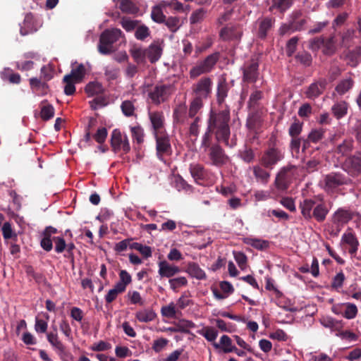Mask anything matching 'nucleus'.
<instances>
[{"label":"nucleus","mask_w":361,"mask_h":361,"mask_svg":"<svg viewBox=\"0 0 361 361\" xmlns=\"http://www.w3.org/2000/svg\"><path fill=\"white\" fill-rule=\"evenodd\" d=\"M229 120L230 113L228 110H224L218 114H211L208 121L207 130L202 138L201 148H203L204 152L209 147L211 144V132L215 134L218 142L230 146L234 145V143L229 144L228 142L230 137Z\"/></svg>","instance_id":"nucleus-1"},{"label":"nucleus","mask_w":361,"mask_h":361,"mask_svg":"<svg viewBox=\"0 0 361 361\" xmlns=\"http://www.w3.org/2000/svg\"><path fill=\"white\" fill-rule=\"evenodd\" d=\"M122 37V31L118 28L106 29L100 35L98 51L108 55L116 50L114 44Z\"/></svg>","instance_id":"nucleus-2"},{"label":"nucleus","mask_w":361,"mask_h":361,"mask_svg":"<svg viewBox=\"0 0 361 361\" xmlns=\"http://www.w3.org/2000/svg\"><path fill=\"white\" fill-rule=\"evenodd\" d=\"M300 169L295 166H288L282 168L275 180V184L279 190H286L289 184L299 176Z\"/></svg>","instance_id":"nucleus-3"},{"label":"nucleus","mask_w":361,"mask_h":361,"mask_svg":"<svg viewBox=\"0 0 361 361\" xmlns=\"http://www.w3.org/2000/svg\"><path fill=\"white\" fill-rule=\"evenodd\" d=\"M357 214L350 209H338L332 215V224L336 233H338L345 225L355 216L357 217Z\"/></svg>","instance_id":"nucleus-4"},{"label":"nucleus","mask_w":361,"mask_h":361,"mask_svg":"<svg viewBox=\"0 0 361 361\" xmlns=\"http://www.w3.org/2000/svg\"><path fill=\"white\" fill-rule=\"evenodd\" d=\"M111 145L115 152L123 151L128 153L130 150L129 141L126 135H123L118 129L112 131Z\"/></svg>","instance_id":"nucleus-5"},{"label":"nucleus","mask_w":361,"mask_h":361,"mask_svg":"<svg viewBox=\"0 0 361 361\" xmlns=\"http://www.w3.org/2000/svg\"><path fill=\"white\" fill-rule=\"evenodd\" d=\"M212 86V80L209 77H203L193 85L192 90L196 97L203 99L211 94Z\"/></svg>","instance_id":"nucleus-6"},{"label":"nucleus","mask_w":361,"mask_h":361,"mask_svg":"<svg viewBox=\"0 0 361 361\" xmlns=\"http://www.w3.org/2000/svg\"><path fill=\"white\" fill-rule=\"evenodd\" d=\"M324 182L325 190L334 192L339 186L347 184L348 178L341 173H331L324 177Z\"/></svg>","instance_id":"nucleus-7"},{"label":"nucleus","mask_w":361,"mask_h":361,"mask_svg":"<svg viewBox=\"0 0 361 361\" xmlns=\"http://www.w3.org/2000/svg\"><path fill=\"white\" fill-rule=\"evenodd\" d=\"M275 23V19L270 17L259 18L255 22V34L258 38L265 39L271 30Z\"/></svg>","instance_id":"nucleus-8"},{"label":"nucleus","mask_w":361,"mask_h":361,"mask_svg":"<svg viewBox=\"0 0 361 361\" xmlns=\"http://www.w3.org/2000/svg\"><path fill=\"white\" fill-rule=\"evenodd\" d=\"M209 158L211 164L218 167L224 166L228 161V157L218 145H214L209 148Z\"/></svg>","instance_id":"nucleus-9"},{"label":"nucleus","mask_w":361,"mask_h":361,"mask_svg":"<svg viewBox=\"0 0 361 361\" xmlns=\"http://www.w3.org/2000/svg\"><path fill=\"white\" fill-rule=\"evenodd\" d=\"M258 62L256 59L247 61L243 67V80L249 82H255L258 77Z\"/></svg>","instance_id":"nucleus-10"},{"label":"nucleus","mask_w":361,"mask_h":361,"mask_svg":"<svg viewBox=\"0 0 361 361\" xmlns=\"http://www.w3.org/2000/svg\"><path fill=\"white\" fill-rule=\"evenodd\" d=\"M344 167L352 175L361 173V152L347 158L344 162Z\"/></svg>","instance_id":"nucleus-11"},{"label":"nucleus","mask_w":361,"mask_h":361,"mask_svg":"<svg viewBox=\"0 0 361 361\" xmlns=\"http://www.w3.org/2000/svg\"><path fill=\"white\" fill-rule=\"evenodd\" d=\"M283 157V154L279 149L272 148L265 152L262 158V162L265 167L272 168Z\"/></svg>","instance_id":"nucleus-12"},{"label":"nucleus","mask_w":361,"mask_h":361,"mask_svg":"<svg viewBox=\"0 0 361 361\" xmlns=\"http://www.w3.org/2000/svg\"><path fill=\"white\" fill-rule=\"evenodd\" d=\"M47 338L48 342L55 350L57 354L63 358L66 355V348L63 343L60 341L57 332L47 333Z\"/></svg>","instance_id":"nucleus-13"},{"label":"nucleus","mask_w":361,"mask_h":361,"mask_svg":"<svg viewBox=\"0 0 361 361\" xmlns=\"http://www.w3.org/2000/svg\"><path fill=\"white\" fill-rule=\"evenodd\" d=\"M327 82L325 79L311 84L305 92L306 97L309 99H315L319 97L325 90Z\"/></svg>","instance_id":"nucleus-14"},{"label":"nucleus","mask_w":361,"mask_h":361,"mask_svg":"<svg viewBox=\"0 0 361 361\" xmlns=\"http://www.w3.org/2000/svg\"><path fill=\"white\" fill-rule=\"evenodd\" d=\"M144 92L147 94L148 102L155 105L158 104V83H150L145 80Z\"/></svg>","instance_id":"nucleus-15"},{"label":"nucleus","mask_w":361,"mask_h":361,"mask_svg":"<svg viewBox=\"0 0 361 361\" xmlns=\"http://www.w3.org/2000/svg\"><path fill=\"white\" fill-rule=\"evenodd\" d=\"M180 271L178 267L171 264L166 261L159 262V275L163 277L171 278Z\"/></svg>","instance_id":"nucleus-16"},{"label":"nucleus","mask_w":361,"mask_h":361,"mask_svg":"<svg viewBox=\"0 0 361 361\" xmlns=\"http://www.w3.org/2000/svg\"><path fill=\"white\" fill-rule=\"evenodd\" d=\"M241 35V30L233 26L226 27L220 32V37L224 40L238 39L240 38Z\"/></svg>","instance_id":"nucleus-17"},{"label":"nucleus","mask_w":361,"mask_h":361,"mask_svg":"<svg viewBox=\"0 0 361 361\" xmlns=\"http://www.w3.org/2000/svg\"><path fill=\"white\" fill-rule=\"evenodd\" d=\"M316 202L312 199H305L303 202H300V208L301 213L305 219H311L312 218V212L316 206Z\"/></svg>","instance_id":"nucleus-18"},{"label":"nucleus","mask_w":361,"mask_h":361,"mask_svg":"<svg viewBox=\"0 0 361 361\" xmlns=\"http://www.w3.org/2000/svg\"><path fill=\"white\" fill-rule=\"evenodd\" d=\"M85 75V68L82 63L78 64L76 62L72 63V69L69 74L70 78L75 82H80Z\"/></svg>","instance_id":"nucleus-19"},{"label":"nucleus","mask_w":361,"mask_h":361,"mask_svg":"<svg viewBox=\"0 0 361 361\" xmlns=\"http://www.w3.org/2000/svg\"><path fill=\"white\" fill-rule=\"evenodd\" d=\"M228 91V85L226 78L221 76L219 79L217 85V100L219 103H222L227 97Z\"/></svg>","instance_id":"nucleus-20"},{"label":"nucleus","mask_w":361,"mask_h":361,"mask_svg":"<svg viewBox=\"0 0 361 361\" xmlns=\"http://www.w3.org/2000/svg\"><path fill=\"white\" fill-rule=\"evenodd\" d=\"M271 2L272 4L269 7V11L276 9L281 13L288 10L293 4V0H271Z\"/></svg>","instance_id":"nucleus-21"},{"label":"nucleus","mask_w":361,"mask_h":361,"mask_svg":"<svg viewBox=\"0 0 361 361\" xmlns=\"http://www.w3.org/2000/svg\"><path fill=\"white\" fill-rule=\"evenodd\" d=\"M164 23L171 32H176L180 27V20L177 17L166 18L162 13L159 12V23Z\"/></svg>","instance_id":"nucleus-22"},{"label":"nucleus","mask_w":361,"mask_h":361,"mask_svg":"<svg viewBox=\"0 0 361 361\" xmlns=\"http://www.w3.org/2000/svg\"><path fill=\"white\" fill-rule=\"evenodd\" d=\"M212 345L216 349L221 347L224 353H231L235 350V346L232 344L231 338L227 335H223L221 337L219 343H214Z\"/></svg>","instance_id":"nucleus-23"},{"label":"nucleus","mask_w":361,"mask_h":361,"mask_svg":"<svg viewBox=\"0 0 361 361\" xmlns=\"http://www.w3.org/2000/svg\"><path fill=\"white\" fill-rule=\"evenodd\" d=\"M149 118L150 125L154 131L156 140V150L158 152V114L156 111H152V107H149Z\"/></svg>","instance_id":"nucleus-24"},{"label":"nucleus","mask_w":361,"mask_h":361,"mask_svg":"<svg viewBox=\"0 0 361 361\" xmlns=\"http://www.w3.org/2000/svg\"><path fill=\"white\" fill-rule=\"evenodd\" d=\"M219 59V53L215 52L213 53L208 56H207L204 60L199 61L202 66L206 69V71L209 73L214 68L216 63H217Z\"/></svg>","instance_id":"nucleus-25"},{"label":"nucleus","mask_w":361,"mask_h":361,"mask_svg":"<svg viewBox=\"0 0 361 361\" xmlns=\"http://www.w3.org/2000/svg\"><path fill=\"white\" fill-rule=\"evenodd\" d=\"M342 240L350 247L349 251L351 254H354L357 252L359 242L354 234L352 233H344L342 236Z\"/></svg>","instance_id":"nucleus-26"},{"label":"nucleus","mask_w":361,"mask_h":361,"mask_svg":"<svg viewBox=\"0 0 361 361\" xmlns=\"http://www.w3.org/2000/svg\"><path fill=\"white\" fill-rule=\"evenodd\" d=\"M329 210L326 205L322 203L316 204L312 212V217H314L317 221L322 222L325 220Z\"/></svg>","instance_id":"nucleus-27"},{"label":"nucleus","mask_w":361,"mask_h":361,"mask_svg":"<svg viewBox=\"0 0 361 361\" xmlns=\"http://www.w3.org/2000/svg\"><path fill=\"white\" fill-rule=\"evenodd\" d=\"M244 242L259 250H264L269 247V243L268 240L254 238H247L245 239Z\"/></svg>","instance_id":"nucleus-28"},{"label":"nucleus","mask_w":361,"mask_h":361,"mask_svg":"<svg viewBox=\"0 0 361 361\" xmlns=\"http://www.w3.org/2000/svg\"><path fill=\"white\" fill-rule=\"evenodd\" d=\"M353 149V140H345L335 149V154L344 157L348 155Z\"/></svg>","instance_id":"nucleus-29"},{"label":"nucleus","mask_w":361,"mask_h":361,"mask_svg":"<svg viewBox=\"0 0 361 361\" xmlns=\"http://www.w3.org/2000/svg\"><path fill=\"white\" fill-rule=\"evenodd\" d=\"M54 116V108L51 104L43 101L41 104L40 117L44 121H48Z\"/></svg>","instance_id":"nucleus-30"},{"label":"nucleus","mask_w":361,"mask_h":361,"mask_svg":"<svg viewBox=\"0 0 361 361\" xmlns=\"http://www.w3.org/2000/svg\"><path fill=\"white\" fill-rule=\"evenodd\" d=\"M161 125V118H159V126ZM159 153L163 152L169 154L171 151V147L169 142V137L164 135L159 130Z\"/></svg>","instance_id":"nucleus-31"},{"label":"nucleus","mask_w":361,"mask_h":361,"mask_svg":"<svg viewBox=\"0 0 361 361\" xmlns=\"http://www.w3.org/2000/svg\"><path fill=\"white\" fill-rule=\"evenodd\" d=\"M187 272L193 278L197 279H204L206 278L205 272L199 267L198 264L192 262L190 263L187 268Z\"/></svg>","instance_id":"nucleus-32"},{"label":"nucleus","mask_w":361,"mask_h":361,"mask_svg":"<svg viewBox=\"0 0 361 361\" xmlns=\"http://www.w3.org/2000/svg\"><path fill=\"white\" fill-rule=\"evenodd\" d=\"M85 92L88 97H93L103 92L104 88L102 85L97 81L89 82L85 87Z\"/></svg>","instance_id":"nucleus-33"},{"label":"nucleus","mask_w":361,"mask_h":361,"mask_svg":"<svg viewBox=\"0 0 361 361\" xmlns=\"http://www.w3.org/2000/svg\"><path fill=\"white\" fill-rule=\"evenodd\" d=\"M135 317L141 322H149L156 318L157 314L150 309H145L137 312Z\"/></svg>","instance_id":"nucleus-34"},{"label":"nucleus","mask_w":361,"mask_h":361,"mask_svg":"<svg viewBox=\"0 0 361 361\" xmlns=\"http://www.w3.org/2000/svg\"><path fill=\"white\" fill-rule=\"evenodd\" d=\"M130 53L137 63H144L145 61V49H143L139 46L134 45L130 49Z\"/></svg>","instance_id":"nucleus-35"},{"label":"nucleus","mask_w":361,"mask_h":361,"mask_svg":"<svg viewBox=\"0 0 361 361\" xmlns=\"http://www.w3.org/2000/svg\"><path fill=\"white\" fill-rule=\"evenodd\" d=\"M197 333L204 336L209 342L215 343V340L218 336V331L214 328L211 326H207L201 330H199Z\"/></svg>","instance_id":"nucleus-36"},{"label":"nucleus","mask_w":361,"mask_h":361,"mask_svg":"<svg viewBox=\"0 0 361 361\" xmlns=\"http://www.w3.org/2000/svg\"><path fill=\"white\" fill-rule=\"evenodd\" d=\"M145 57L151 63H154L158 60V42H152L147 49H145Z\"/></svg>","instance_id":"nucleus-37"},{"label":"nucleus","mask_w":361,"mask_h":361,"mask_svg":"<svg viewBox=\"0 0 361 361\" xmlns=\"http://www.w3.org/2000/svg\"><path fill=\"white\" fill-rule=\"evenodd\" d=\"M63 82L64 85V93L66 95H73L75 92V84L79 83L75 82L73 78H70V75H66L63 77Z\"/></svg>","instance_id":"nucleus-38"},{"label":"nucleus","mask_w":361,"mask_h":361,"mask_svg":"<svg viewBox=\"0 0 361 361\" xmlns=\"http://www.w3.org/2000/svg\"><path fill=\"white\" fill-rule=\"evenodd\" d=\"M131 250H135L139 252L145 258L152 256V248L149 246L141 244L137 242H133L130 245Z\"/></svg>","instance_id":"nucleus-39"},{"label":"nucleus","mask_w":361,"mask_h":361,"mask_svg":"<svg viewBox=\"0 0 361 361\" xmlns=\"http://www.w3.org/2000/svg\"><path fill=\"white\" fill-rule=\"evenodd\" d=\"M169 283L171 289L174 292H178V290L188 285V280L185 276H179L169 279Z\"/></svg>","instance_id":"nucleus-40"},{"label":"nucleus","mask_w":361,"mask_h":361,"mask_svg":"<svg viewBox=\"0 0 361 361\" xmlns=\"http://www.w3.org/2000/svg\"><path fill=\"white\" fill-rule=\"evenodd\" d=\"M347 111L348 105L345 102H338L332 106V111L337 118L343 117L347 114Z\"/></svg>","instance_id":"nucleus-41"},{"label":"nucleus","mask_w":361,"mask_h":361,"mask_svg":"<svg viewBox=\"0 0 361 361\" xmlns=\"http://www.w3.org/2000/svg\"><path fill=\"white\" fill-rule=\"evenodd\" d=\"M353 85V80L350 78H347L339 82L336 87V90L339 94H343L351 89Z\"/></svg>","instance_id":"nucleus-42"},{"label":"nucleus","mask_w":361,"mask_h":361,"mask_svg":"<svg viewBox=\"0 0 361 361\" xmlns=\"http://www.w3.org/2000/svg\"><path fill=\"white\" fill-rule=\"evenodd\" d=\"M233 255L240 269L242 270H245L247 266V256L243 252L237 251H233Z\"/></svg>","instance_id":"nucleus-43"},{"label":"nucleus","mask_w":361,"mask_h":361,"mask_svg":"<svg viewBox=\"0 0 361 361\" xmlns=\"http://www.w3.org/2000/svg\"><path fill=\"white\" fill-rule=\"evenodd\" d=\"M121 109L126 116H133L135 114V107L133 102L130 100L123 101L121 105Z\"/></svg>","instance_id":"nucleus-44"},{"label":"nucleus","mask_w":361,"mask_h":361,"mask_svg":"<svg viewBox=\"0 0 361 361\" xmlns=\"http://www.w3.org/2000/svg\"><path fill=\"white\" fill-rule=\"evenodd\" d=\"M120 8L124 13H135L138 8L136 5L130 0H121Z\"/></svg>","instance_id":"nucleus-45"},{"label":"nucleus","mask_w":361,"mask_h":361,"mask_svg":"<svg viewBox=\"0 0 361 361\" xmlns=\"http://www.w3.org/2000/svg\"><path fill=\"white\" fill-rule=\"evenodd\" d=\"M324 130L323 128L312 129L308 135L307 142H318L323 137Z\"/></svg>","instance_id":"nucleus-46"},{"label":"nucleus","mask_w":361,"mask_h":361,"mask_svg":"<svg viewBox=\"0 0 361 361\" xmlns=\"http://www.w3.org/2000/svg\"><path fill=\"white\" fill-rule=\"evenodd\" d=\"M202 99L200 97H195L190 104L189 109V116L194 117L199 110L202 107Z\"/></svg>","instance_id":"nucleus-47"},{"label":"nucleus","mask_w":361,"mask_h":361,"mask_svg":"<svg viewBox=\"0 0 361 361\" xmlns=\"http://www.w3.org/2000/svg\"><path fill=\"white\" fill-rule=\"evenodd\" d=\"M349 63L352 66H355L361 59V47H357L348 54Z\"/></svg>","instance_id":"nucleus-48"},{"label":"nucleus","mask_w":361,"mask_h":361,"mask_svg":"<svg viewBox=\"0 0 361 361\" xmlns=\"http://www.w3.org/2000/svg\"><path fill=\"white\" fill-rule=\"evenodd\" d=\"M253 172L255 178L263 183H267L270 176L267 171L259 166H254Z\"/></svg>","instance_id":"nucleus-49"},{"label":"nucleus","mask_w":361,"mask_h":361,"mask_svg":"<svg viewBox=\"0 0 361 361\" xmlns=\"http://www.w3.org/2000/svg\"><path fill=\"white\" fill-rule=\"evenodd\" d=\"M161 314L168 318H173L176 317V305L170 302L168 305L163 306L161 309Z\"/></svg>","instance_id":"nucleus-50"},{"label":"nucleus","mask_w":361,"mask_h":361,"mask_svg":"<svg viewBox=\"0 0 361 361\" xmlns=\"http://www.w3.org/2000/svg\"><path fill=\"white\" fill-rule=\"evenodd\" d=\"M149 35V28L145 25H140L136 27L135 37L138 40H144Z\"/></svg>","instance_id":"nucleus-51"},{"label":"nucleus","mask_w":361,"mask_h":361,"mask_svg":"<svg viewBox=\"0 0 361 361\" xmlns=\"http://www.w3.org/2000/svg\"><path fill=\"white\" fill-rule=\"evenodd\" d=\"M169 7L171 9H173L176 11L188 13L190 11V6L183 5L182 3L178 1L177 0L172 1L169 4Z\"/></svg>","instance_id":"nucleus-52"},{"label":"nucleus","mask_w":361,"mask_h":361,"mask_svg":"<svg viewBox=\"0 0 361 361\" xmlns=\"http://www.w3.org/2000/svg\"><path fill=\"white\" fill-rule=\"evenodd\" d=\"M204 73H208V72L204 69L202 64L198 62L190 69V78L194 79Z\"/></svg>","instance_id":"nucleus-53"},{"label":"nucleus","mask_w":361,"mask_h":361,"mask_svg":"<svg viewBox=\"0 0 361 361\" xmlns=\"http://www.w3.org/2000/svg\"><path fill=\"white\" fill-rule=\"evenodd\" d=\"M55 244V252L56 253H61L66 250V243L64 238L61 236H56L53 238Z\"/></svg>","instance_id":"nucleus-54"},{"label":"nucleus","mask_w":361,"mask_h":361,"mask_svg":"<svg viewBox=\"0 0 361 361\" xmlns=\"http://www.w3.org/2000/svg\"><path fill=\"white\" fill-rule=\"evenodd\" d=\"M357 309L355 305L352 303H347L345 305V310L344 311V317L347 319H351L356 317Z\"/></svg>","instance_id":"nucleus-55"},{"label":"nucleus","mask_w":361,"mask_h":361,"mask_svg":"<svg viewBox=\"0 0 361 361\" xmlns=\"http://www.w3.org/2000/svg\"><path fill=\"white\" fill-rule=\"evenodd\" d=\"M205 15V11L203 8H199L195 11L190 17L191 24H196L203 20Z\"/></svg>","instance_id":"nucleus-56"},{"label":"nucleus","mask_w":361,"mask_h":361,"mask_svg":"<svg viewBox=\"0 0 361 361\" xmlns=\"http://www.w3.org/2000/svg\"><path fill=\"white\" fill-rule=\"evenodd\" d=\"M132 238H127L116 243L114 250L118 252H121L127 250L128 247L130 249V245L133 243Z\"/></svg>","instance_id":"nucleus-57"},{"label":"nucleus","mask_w":361,"mask_h":361,"mask_svg":"<svg viewBox=\"0 0 361 361\" xmlns=\"http://www.w3.org/2000/svg\"><path fill=\"white\" fill-rule=\"evenodd\" d=\"M195 327V323L190 320L183 319L178 324V331L183 333H189V329Z\"/></svg>","instance_id":"nucleus-58"},{"label":"nucleus","mask_w":361,"mask_h":361,"mask_svg":"<svg viewBox=\"0 0 361 361\" xmlns=\"http://www.w3.org/2000/svg\"><path fill=\"white\" fill-rule=\"evenodd\" d=\"M108 133L106 128L102 127L99 128L96 133L93 135L94 139L99 144L104 142L106 139Z\"/></svg>","instance_id":"nucleus-59"},{"label":"nucleus","mask_w":361,"mask_h":361,"mask_svg":"<svg viewBox=\"0 0 361 361\" xmlns=\"http://www.w3.org/2000/svg\"><path fill=\"white\" fill-rule=\"evenodd\" d=\"M298 38L293 37L290 39L286 44V52L288 56H291L296 50Z\"/></svg>","instance_id":"nucleus-60"},{"label":"nucleus","mask_w":361,"mask_h":361,"mask_svg":"<svg viewBox=\"0 0 361 361\" xmlns=\"http://www.w3.org/2000/svg\"><path fill=\"white\" fill-rule=\"evenodd\" d=\"M53 238L51 237L43 235V237L41 240L40 245L41 247L46 250L47 252H49L53 248Z\"/></svg>","instance_id":"nucleus-61"},{"label":"nucleus","mask_w":361,"mask_h":361,"mask_svg":"<svg viewBox=\"0 0 361 361\" xmlns=\"http://www.w3.org/2000/svg\"><path fill=\"white\" fill-rule=\"evenodd\" d=\"M48 327V324L43 319L38 318L35 319V330L37 333H46Z\"/></svg>","instance_id":"nucleus-62"},{"label":"nucleus","mask_w":361,"mask_h":361,"mask_svg":"<svg viewBox=\"0 0 361 361\" xmlns=\"http://www.w3.org/2000/svg\"><path fill=\"white\" fill-rule=\"evenodd\" d=\"M132 135L137 143L143 141V130L140 126H134L130 128Z\"/></svg>","instance_id":"nucleus-63"},{"label":"nucleus","mask_w":361,"mask_h":361,"mask_svg":"<svg viewBox=\"0 0 361 361\" xmlns=\"http://www.w3.org/2000/svg\"><path fill=\"white\" fill-rule=\"evenodd\" d=\"M173 92V87L171 85L159 87V98L164 101Z\"/></svg>","instance_id":"nucleus-64"}]
</instances>
